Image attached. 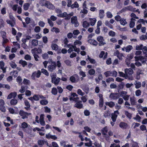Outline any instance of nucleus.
<instances>
[{"label":"nucleus","mask_w":147,"mask_h":147,"mask_svg":"<svg viewBox=\"0 0 147 147\" xmlns=\"http://www.w3.org/2000/svg\"><path fill=\"white\" fill-rule=\"evenodd\" d=\"M39 4L42 6H44L51 9H53L54 7L53 5L49 1L46 0H40Z\"/></svg>","instance_id":"nucleus-1"},{"label":"nucleus","mask_w":147,"mask_h":147,"mask_svg":"<svg viewBox=\"0 0 147 147\" xmlns=\"http://www.w3.org/2000/svg\"><path fill=\"white\" fill-rule=\"evenodd\" d=\"M41 74V72L40 70L33 72L31 76L32 79L35 80L36 78H38L40 77Z\"/></svg>","instance_id":"nucleus-2"},{"label":"nucleus","mask_w":147,"mask_h":147,"mask_svg":"<svg viewBox=\"0 0 147 147\" xmlns=\"http://www.w3.org/2000/svg\"><path fill=\"white\" fill-rule=\"evenodd\" d=\"M71 97L69 98L70 101H74L75 102H77L79 99V98L78 97V95L76 93L71 92Z\"/></svg>","instance_id":"nucleus-3"},{"label":"nucleus","mask_w":147,"mask_h":147,"mask_svg":"<svg viewBox=\"0 0 147 147\" xmlns=\"http://www.w3.org/2000/svg\"><path fill=\"white\" fill-rule=\"evenodd\" d=\"M19 114L22 116V118L24 119L28 118V116L31 114L30 113H28L22 110H20L19 113Z\"/></svg>","instance_id":"nucleus-4"},{"label":"nucleus","mask_w":147,"mask_h":147,"mask_svg":"<svg viewBox=\"0 0 147 147\" xmlns=\"http://www.w3.org/2000/svg\"><path fill=\"white\" fill-rule=\"evenodd\" d=\"M5 102L2 99H0V110L2 112L5 113L6 111V109L4 106Z\"/></svg>","instance_id":"nucleus-5"},{"label":"nucleus","mask_w":147,"mask_h":147,"mask_svg":"<svg viewBox=\"0 0 147 147\" xmlns=\"http://www.w3.org/2000/svg\"><path fill=\"white\" fill-rule=\"evenodd\" d=\"M60 80L61 79L60 78L57 77L56 78V77L55 76H53L51 78L52 83L56 85H57L59 84Z\"/></svg>","instance_id":"nucleus-6"},{"label":"nucleus","mask_w":147,"mask_h":147,"mask_svg":"<svg viewBox=\"0 0 147 147\" xmlns=\"http://www.w3.org/2000/svg\"><path fill=\"white\" fill-rule=\"evenodd\" d=\"M119 114L118 110L114 111V113L111 114V119L113 122H115L116 120L118 114Z\"/></svg>","instance_id":"nucleus-7"},{"label":"nucleus","mask_w":147,"mask_h":147,"mask_svg":"<svg viewBox=\"0 0 147 147\" xmlns=\"http://www.w3.org/2000/svg\"><path fill=\"white\" fill-rule=\"evenodd\" d=\"M109 97L113 100H117L119 97V94L117 93H111L109 96Z\"/></svg>","instance_id":"nucleus-8"},{"label":"nucleus","mask_w":147,"mask_h":147,"mask_svg":"<svg viewBox=\"0 0 147 147\" xmlns=\"http://www.w3.org/2000/svg\"><path fill=\"white\" fill-rule=\"evenodd\" d=\"M71 23L74 24V26L76 27H78L79 25L76 16H73L71 18Z\"/></svg>","instance_id":"nucleus-9"},{"label":"nucleus","mask_w":147,"mask_h":147,"mask_svg":"<svg viewBox=\"0 0 147 147\" xmlns=\"http://www.w3.org/2000/svg\"><path fill=\"white\" fill-rule=\"evenodd\" d=\"M32 53H37L39 54L41 53L42 51L41 48L38 47V48H34L32 49Z\"/></svg>","instance_id":"nucleus-10"},{"label":"nucleus","mask_w":147,"mask_h":147,"mask_svg":"<svg viewBox=\"0 0 147 147\" xmlns=\"http://www.w3.org/2000/svg\"><path fill=\"white\" fill-rule=\"evenodd\" d=\"M34 100L37 101L39 100V98L41 99H45L46 97L42 95H40L39 94H34L33 96Z\"/></svg>","instance_id":"nucleus-11"},{"label":"nucleus","mask_w":147,"mask_h":147,"mask_svg":"<svg viewBox=\"0 0 147 147\" xmlns=\"http://www.w3.org/2000/svg\"><path fill=\"white\" fill-rule=\"evenodd\" d=\"M52 63L53 65H51L48 66V69L51 71H53L57 67V64L55 62H53Z\"/></svg>","instance_id":"nucleus-12"},{"label":"nucleus","mask_w":147,"mask_h":147,"mask_svg":"<svg viewBox=\"0 0 147 147\" xmlns=\"http://www.w3.org/2000/svg\"><path fill=\"white\" fill-rule=\"evenodd\" d=\"M30 42L32 46L31 48L37 46L38 44V41L36 39H32Z\"/></svg>","instance_id":"nucleus-13"},{"label":"nucleus","mask_w":147,"mask_h":147,"mask_svg":"<svg viewBox=\"0 0 147 147\" xmlns=\"http://www.w3.org/2000/svg\"><path fill=\"white\" fill-rule=\"evenodd\" d=\"M125 74L126 76L128 75H132L134 73L133 69L131 68H126L125 69Z\"/></svg>","instance_id":"nucleus-14"},{"label":"nucleus","mask_w":147,"mask_h":147,"mask_svg":"<svg viewBox=\"0 0 147 147\" xmlns=\"http://www.w3.org/2000/svg\"><path fill=\"white\" fill-rule=\"evenodd\" d=\"M17 95V93L16 92H12L8 95L7 97V99H10L12 98H15L16 97Z\"/></svg>","instance_id":"nucleus-15"},{"label":"nucleus","mask_w":147,"mask_h":147,"mask_svg":"<svg viewBox=\"0 0 147 147\" xmlns=\"http://www.w3.org/2000/svg\"><path fill=\"white\" fill-rule=\"evenodd\" d=\"M119 126L122 129H125L128 127V124L125 122H121L119 124Z\"/></svg>","instance_id":"nucleus-16"},{"label":"nucleus","mask_w":147,"mask_h":147,"mask_svg":"<svg viewBox=\"0 0 147 147\" xmlns=\"http://www.w3.org/2000/svg\"><path fill=\"white\" fill-rule=\"evenodd\" d=\"M25 105L26 107H24V109L28 111L30 110L31 109L30 108V105L29 103V102L27 100H26L24 101Z\"/></svg>","instance_id":"nucleus-17"},{"label":"nucleus","mask_w":147,"mask_h":147,"mask_svg":"<svg viewBox=\"0 0 147 147\" xmlns=\"http://www.w3.org/2000/svg\"><path fill=\"white\" fill-rule=\"evenodd\" d=\"M5 63L3 61H0V68L3 71V73L6 72V67H4Z\"/></svg>","instance_id":"nucleus-18"},{"label":"nucleus","mask_w":147,"mask_h":147,"mask_svg":"<svg viewBox=\"0 0 147 147\" xmlns=\"http://www.w3.org/2000/svg\"><path fill=\"white\" fill-rule=\"evenodd\" d=\"M88 42L93 45L97 46L98 45V42L94 39H89L88 40Z\"/></svg>","instance_id":"nucleus-19"},{"label":"nucleus","mask_w":147,"mask_h":147,"mask_svg":"<svg viewBox=\"0 0 147 147\" xmlns=\"http://www.w3.org/2000/svg\"><path fill=\"white\" fill-rule=\"evenodd\" d=\"M136 21V20L134 18H132L131 19V20L130 22L129 23V27L131 28H133L135 25V21Z\"/></svg>","instance_id":"nucleus-20"},{"label":"nucleus","mask_w":147,"mask_h":147,"mask_svg":"<svg viewBox=\"0 0 147 147\" xmlns=\"http://www.w3.org/2000/svg\"><path fill=\"white\" fill-rule=\"evenodd\" d=\"M46 143H48L47 141L41 140H39L38 141V144L40 147H42L44 144Z\"/></svg>","instance_id":"nucleus-21"},{"label":"nucleus","mask_w":147,"mask_h":147,"mask_svg":"<svg viewBox=\"0 0 147 147\" xmlns=\"http://www.w3.org/2000/svg\"><path fill=\"white\" fill-rule=\"evenodd\" d=\"M44 115L41 114L40 116V124L43 126L45 125V121L44 120V117H43Z\"/></svg>","instance_id":"nucleus-22"},{"label":"nucleus","mask_w":147,"mask_h":147,"mask_svg":"<svg viewBox=\"0 0 147 147\" xmlns=\"http://www.w3.org/2000/svg\"><path fill=\"white\" fill-rule=\"evenodd\" d=\"M108 128L107 126H105L101 130L102 134L103 135H107V133L108 132Z\"/></svg>","instance_id":"nucleus-23"},{"label":"nucleus","mask_w":147,"mask_h":147,"mask_svg":"<svg viewBox=\"0 0 147 147\" xmlns=\"http://www.w3.org/2000/svg\"><path fill=\"white\" fill-rule=\"evenodd\" d=\"M105 104L106 105L109 106L110 108H113L115 105V103L112 101L106 102Z\"/></svg>","instance_id":"nucleus-24"},{"label":"nucleus","mask_w":147,"mask_h":147,"mask_svg":"<svg viewBox=\"0 0 147 147\" xmlns=\"http://www.w3.org/2000/svg\"><path fill=\"white\" fill-rule=\"evenodd\" d=\"M42 100L40 101V104L42 105H47L48 103V101L47 100H46V98L45 99H42Z\"/></svg>","instance_id":"nucleus-25"},{"label":"nucleus","mask_w":147,"mask_h":147,"mask_svg":"<svg viewBox=\"0 0 147 147\" xmlns=\"http://www.w3.org/2000/svg\"><path fill=\"white\" fill-rule=\"evenodd\" d=\"M18 102V101L16 98L12 99L10 101V104L11 105H15Z\"/></svg>","instance_id":"nucleus-26"},{"label":"nucleus","mask_w":147,"mask_h":147,"mask_svg":"<svg viewBox=\"0 0 147 147\" xmlns=\"http://www.w3.org/2000/svg\"><path fill=\"white\" fill-rule=\"evenodd\" d=\"M89 20L90 21V23L92 26H94L96 21V20L95 18H90Z\"/></svg>","instance_id":"nucleus-27"},{"label":"nucleus","mask_w":147,"mask_h":147,"mask_svg":"<svg viewBox=\"0 0 147 147\" xmlns=\"http://www.w3.org/2000/svg\"><path fill=\"white\" fill-rule=\"evenodd\" d=\"M74 76H78L77 74H75L73 76H71L69 78L70 81L72 83H75L76 81V79L75 77Z\"/></svg>","instance_id":"nucleus-28"},{"label":"nucleus","mask_w":147,"mask_h":147,"mask_svg":"<svg viewBox=\"0 0 147 147\" xmlns=\"http://www.w3.org/2000/svg\"><path fill=\"white\" fill-rule=\"evenodd\" d=\"M74 107L78 109H81L83 108V105L81 103L76 102L74 105Z\"/></svg>","instance_id":"nucleus-29"},{"label":"nucleus","mask_w":147,"mask_h":147,"mask_svg":"<svg viewBox=\"0 0 147 147\" xmlns=\"http://www.w3.org/2000/svg\"><path fill=\"white\" fill-rule=\"evenodd\" d=\"M104 16V11L101 9L99 10V16L100 18H102Z\"/></svg>","instance_id":"nucleus-30"},{"label":"nucleus","mask_w":147,"mask_h":147,"mask_svg":"<svg viewBox=\"0 0 147 147\" xmlns=\"http://www.w3.org/2000/svg\"><path fill=\"white\" fill-rule=\"evenodd\" d=\"M52 49L55 51H57L58 49V45L55 44H52L51 45Z\"/></svg>","instance_id":"nucleus-31"},{"label":"nucleus","mask_w":147,"mask_h":147,"mask_svg":"<svg viewBox=\"0 0 147 147\" xmlns=\"http://www.w3.org/2000/svg\"><path fill=\"white\" fill-rule=\"evenodd\" d=\"M86 60H88L92 64H94L96 63L95 60L91 58L89 55L87 56V58L86 59Z\"/></svg>","instance_id":"nucleus-32"},{"label":"nucleus","mask_w":147,"mask_h":147,"mask_svg":"<svg viewBox=\"0 0 147 147\" xmlns=\"http://www.w3.org/2000/svg\"><path fill=\"white\" fill-rule=\"evenodd\" d=\"M82 25L84 28H87L90 26V24L87 21H85L83 22Z\"/></svg>","instance_id":"nucleus-33"},{"label":"nucleus","mask_w":147,"mask_h":147,"mask_svg":"<svg viewBox=\"0 0 147 147\" xmlns=\"http://www.w3.org/2000/svg\"><path fill=\"white\" fill-rule=\"evenodd\" d=\"M130 101L131 105L134 106L136 105L137 102L134 98H130Z\"/></svg>","instance_id":"nucleus-34"},{"label":"nucleus","mask_w":147,"mask_h":147,"mask_svg":"<svg viewBox=\"0 0 147 147\" xmlns=\"http://www.w3.org/2000/svg\"><path fill=\"white\" fill-rule=\"evenodd\" d=\"M57 16L60 18H63L65 17V18L67 16V14L66 12H64L63 13H61V14L57 15Z\"/></svg>","instance_id":"nucleus-35"},{"label":"nucleus","mask_w":147,"mask_h":147,"mask_svg":"<svg viewBox=\"0 0 147 147\" xmlns=\"http://www.w3.org/2000/svg\"><path fill=\"white\" fill-rule=\"evenodd\" d=\"M125 115L129 119H131L132 116V114L129 113L127 111H125Z\"/></svg>","instance_id":"nucleus-36"},{"label":"nucleus","mask_w":147,"mask_h":147,"mask_svg":"<svg viewBox=\"0 0 147 147\" xmlns=\"http://www.w3.org/2000/svg\"><path fill=\"white\" fill-rule=\"evenodd\" d=\"M103 78V77L102 75L101 74H100L98 77V79L97 78H95V80L97 83H98L99 82V81L102 80Z\"/></svg>","instance_id":"nucleus-37"},{"label":"nucleus","mask_w":147,"mask_h":147,"mask_svg":"<svg viewBox=\"0 0 147 147\" xmlns=\"http://www.w3.org/2000/svg\"><path fill=\"white\" fill-rule=\"evenodd\" d=\"M120 23L121 25H125L127 23L126 21V19L124 18H121L120 21Z\"/></svg>","instance_id":"nucleus-38"},{"label":"nucleus","mask_w":147,"mask_h":147,"mask_svg":"<svg viewBox=\"0 0 147 147\" xmlns=\"http://www.w3.org/2000/svg\"><path fill=\"white\" fill-rule=\"evenodd\" d=\"M126 8H127V10L130 11L132 12L134 11L135 9H136L135 8L133 7L131 5H129V6L126 7Z\"/></svg>","instance_id":"nucleus-39"},{"label":"nucleus","mask_w":147,"mask_h":147,"mask_svg":"<svg viewBox=\"0 0 147 147\" xmlns=\"http://www.w3.org/2000/svg\"><path fill=\"white\" fill-rule=\"evenodd\" d=\"M133 49L132 46L131 45L127 46L125 48V51L126 52H129Z\"/></svg>","instance_id":"nucleus-40"},{"label":"nucleus","mask_w":147,"mask_h":147,"mask_svg":"<svg viewBox=\"0 0 147 147\" xmlns=\"http://www.w3.org/2000/svg\"><path fill=\"white\" fill-rule=\"evenodd\" d=\"M140 38L141 40H145L146 39H147V32L146 33V35H142L140 37Z\"/></svg>","instance_id":"nucleus-41"},{"label":"nucleus","mask_w":147,"mask_h":147,"mask_svg":"<svg viewBox=\"0 0 147 147\" xmlns=\"http://www.w3.org/2000/svg\"><path fill=\"white\" fill-rule=\"evenodd\" d=\"M41 73H42L46 76H48L49 75V73L47 71V70L44 68H42L41 69Z\"/></svg>","instance_id":"nucleus-42"},{"label":"nucleus","mask_w":147,"mask_h":147,"mask_svg":"<svg viewBox=\"0 0 147 147\" xmlns=\"http://www.w3.org/2000/svg\"><path fill=\"white\" fill-rule=\"evenodd\" d=\"M51 93L53 94L56 95L57 93V90L56 88L55 87L53 88L52 89Z\"/></svg>","instance_id":"nucleus-43"},{"label":"nucleus","mask_w":147,"mask_h":147,"mask_svg":"<svg viewBox=\"0 0 147 147\" xmlns=\"http://www.w3.org/2000/svg\"><path fill=\"white\" fill-rule=\"evenodd\" d=\"M79 7V5L78 3L76 1L74 2V4H73L71 6V8L72 9H74L75 8H78Z\"/></svg>","instance_id":"nucleus-44"},{"label":"nucleus","mask_w":147,"mask_h":147,"mask_svg":"<svg viewBox=\"0 0 147 147\" xmlns=\"http://www.w3.org/2000/svg\"><path fill=\"white\" fill-rule=\"evenodd\" d=\"M19 63L21 64L23 67H24L26 65H27V63L26 61H23L22 59L20 61Z\"/></svg>","instance_id":"nucleus-45"},{"label":"nucleus","mask_w":147,"mask_h":147,"mask_svg":"<svg viewBox=\"0 0 147 147\" xmlns=\"http://www.w3.org/2000/svg\"><path fill=\"white\" fill-rule=\"evenodd\" d=\"M82 89L83 90L86 92V94H87L88 93L89 90L88 87L86 86H84L82 88Z\"/></svg>","instance_id":"nucleus-46"},{"label":"nucleus","mask_w":147,"mask_h":147,"mask_svg":"<svg viewBox=\"0 0 147 147\" xmlns=\"http://www.w3.org/2000/svg\"><path fill=\"white\" fill-rule=\"evenodd\" d=\"M77 93L78 95L82 96H83L85 94L80 89L78 90L77 91Z\"/></svg>","instance_id":"nucleus-47"},{"label":"nucleus","mask_w":147,"mask_h":147,"mask_svg":"<svg viewBox=\"0 0 147 147\" xmlns=\"http://www.w3.org/2000/svg\"><path fill=\"white\" fill-rule=\"evenodd\" d=\"M9 64L11 67L13 68H16L17 66L15 63L13 61H11V62Z\"/></svg>","instance_id":"nucleus-48"},{"label":"nucleus","mask_w":147,"mask_h":147,"mask_svg":"<svg viewBox=\"0 0 147 147\" xmlns=\"http://www.w3.org/2000/svg\"><path fill=\"white\" fill-rule=\"evenodd\" d=\"M22 35V33L20 32H18L17 34V35L16 36V40L18 41H19L20 40V38L21 37Z\"/></svg>","instance_id":"nucleus-49"},{"label":"nucleus","mask_w":147,"mask_h":147,"mask_svg":"<svg viewBox=\"0 0 147 147\" xmlns=\"http://www.w3.org/2000/svg\"><path fill=\"white\" fill-rule=\"evenodd\" d=\"M30 6V4L29 3H26L23 5L24 9L25 10H27Z\"/></svg>","instance_id":"nucleus-50"},{"label":"nucleus","mask_w":147,"mask_h":147,"mask_svg":"<svg viewBox=\"0 0 147 147\" xmlns=\"http://www.w3.org/2000/svg\"><path fill=\"white\" fill-rule=\"evenodd\" d=\"M74 13L73 12L70 13L69 14H67V16L65 18V20H68L70 19L71 17L73 16Z\"/></svg>","instance_id":"nucleus-51"},{"label":"nucleus","mask_w":147,"mask_h":147,"mask_svg":"<svg viewBox=\"0 0 147 147\" xmlns=\"http://www.w3.org/2000/svg\"><path fill=\"white\" fill-rule=\"evenodd\" d=\"M143 46V45L142 44L140 45H137L136 47V49L137 50H142Z\"/></svg>","instance_id":"nucleus-52"},{"label":"nucleus","mask_w":147,"mask_h":147,"mask_svg":"<svg viewBox=\"0 0 147 147\" xmlns=\"http://www.w3.org/2000/svg\"><path fill=\"white\" fill-rule=\"evenodd\" d=\"M103 99H99V106L101 108L103 107Z\"/></svg>","instance_id":"nucleus-53"},{"label":"nucleus","mask_w":147,"mask_h":147,"mask_svg":"<svg viewBox=\"0 0 147 147\" xmlns=\"http://www.w3.org/2000/svg\"><path fill=\"white\" fill-rule=\"evenodd\" d=\"M88 73L90 75H93L95 73V70L94 69H91L88 71Z\"/></svg>","instance_id":"nucleus-54"},{"label":"nucleus","mask_w":147,"mask_h":147,"mask_svg":"<svg viewBox=\"0 0 147 147\" xmlns=\"http://www.w3.org/2000/svg\"><path fill=\"white\" fill-rule=\"evenodd\" d=\"M71 47L74 49V51L77 53H79L80 52V50L79 48H77L76 46H74L73 45H71Z\"/></svg>","instance_id":"nucleus-55"},{"label":"nucleus","mask_w":147,"mask_h":147,"mask_svg":"<svg viewBox=\"0 0 147 147\" xmlns=\"http://www.w3.org/2000/svg\"><path fill=\"white\" fill-rule=\"evenodd\" d=\"M104 74L106 77H108L111 75V71H107L104 73Z\"/></svg>","instance_id":"nucleus-56"},{"label":"nucleus","mask_w":147,"mask_h":147,"mask_svg":"<svg viewBox=\"0 0 147 147\" xmlns=\"http://www.w3.org/2000/svg\"><path fill=\"white\" fill-rule=\"evenodd\" d=\"M133 119L137 121L138 122H140L141 119V117L138 115H137L135 117L133 118Z\"/></svg>","instance_id":"nucleus-57"},{"label":"nucleus","mask_w":147,"mask_h":147,"mask_svg":"<svg viewBox=\"0 0 147 147\" xmlns=\"http://www.w3.org/2000/svg\"><path fill=\"white\" fill-rule=\"evenodd\" d=\"M1 34L3 39L6 38V33L4 31H1Z\"/></svg>","instance_id":"nucleus-58"},{"label":"nucleus","mask_w":147,"mask_h":147,"mask_svg":"<svg viewBox=\"0 0 147 147\" xmlns=\"http://www.w3.org/2000/svg\"><path fill=\"white\" fill-rule=\"evenodd\" d=\"M40 28L38 26H36L34 29L35 32L36 33H38L40 32Z\"/></svg>","instance_id":"nucleus-59"},{"label":"nucleus","mask_w":147,"mask_h":147,"mask_svg":"<svg viewBox=\"0 0 147 147\" xmlns=\"http://www.w3.org/2000/svg\"><path fill=\"white\" fill-rule=\"evenodd\" d=\"M42 58L44 59H47L49 57L48 55L46 53H44L42 55Z\"/></svg>","instance_id":"nucleus-60"},{"label":"nucleus","mask_w":147,"mask_h":147,"mask_svg":"<svg viewBox=\"0 0 147 147\" xmlns=\"http://www.w3.org/2000/svg\"><path fill=\"white\" fill-rule=\"evenodd\" d=\"M44 109H45V113H49L51 111V109L50 108H49L48 107L46 106L44 107Z\"/></svg>","instance_id":"nucleus-61"},{"label":"nucleus","mask_w":147,"mask_h":147,"mask_svg":"<svg viewBox=\"0 0 147 147\" xmlns=\"http://www.w3.org/2000/svg\"><path fill=\"white\" fill-rule=\"evenodd\" d=\"M109 34L110 36L113 37L115 36V33L114 32L111 30L109 32Z\"/></svg>","instance_id":"nucleus-62"},{"label":"nucleus","mask_w":147,"mask_h":147,"mask_svg":"<svg viewBox=\"0 0 147 147\" xmlns=\"http://www.w3.org/2000/svg\"><path fill=\"white\" fill-rule=\"evenodd\" d=\"M22 127L23 128H26L28 127V124L25 122H23L22 123Z\"/></svg>","instance_id":"nucleus-63"},{"label":"nucleus","mask_w":147,"mask_h":147,"mask_svg":"<svg viewBox=\"0 0 147 147\" xmlns=\"http://www.w3.org/2000/svg\"><path fill=\"white\" fill-rule=\"evenodd\" d=\"M97 40L99 42L101 41H103L104 40L102 36H100L98 37Z\"/></svg>","instance_id":"nucleus-64"}]
</instances>
